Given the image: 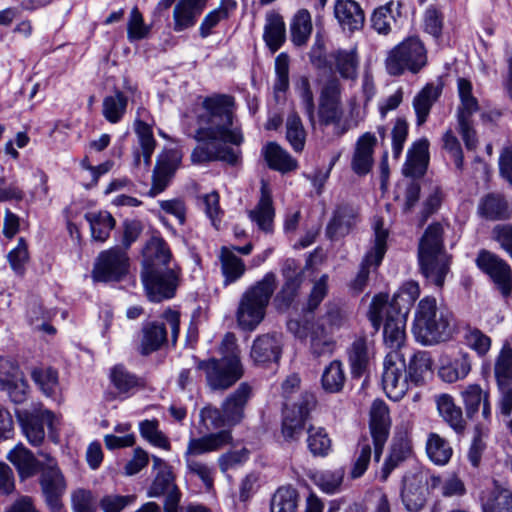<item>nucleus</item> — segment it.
Masks as SVG:
<instances>
[{
	"label": "nucleus",
	"instance_id": "f257e3e1",
	"mask_svg": "<svg viewBox=\"0 0 512 512\" xmlns=\"http://www.w3.org/2000/svg\"><path fill=\"white\" fill-rule=\"evenodd\" d=\"M235 98L229 94H212L203 99L197 114L193 138L199 143L191 153L194 164L222 161L236 165L244 137L235 115Z\"/></svg>",
	"mask_w": 512,
	"mask_h": 512
},
{
	"label": "nucleus",
	"instance_id": "f03ea898",
	"mask_svg": "<svg viewBox=\"0 0 512 512\" xmlns=\"http://www.w3.org/2000/svg\"><path fill=\"white\" fill-rule=\"evenodd\" d=\"M418 266L428 284L442 289L450 273L451 256L444 245V227L439 222L427 226L418 244Z\"/></svg>",
	"mask_w": 512,
	"mask_h": 512
},
{
	"label": "nucleus",
	"instance_id": "7ed1b4c3",
	"mask_svg": "<svg viewBox=\"0 0 512 512\" xmlns=\"http://www.w3.org/2000/svg\"><path fill=\"white\" fill-rule=\"evenodd\" d=\"M453 316L447 309L437 307L436 299L426 296L418 303L413 321L416 340L432 345L448 340L453 332Z\"/></svg>",
	"mask_w": 512,
	"mask_h": 512
},
{
	"label": "nucleus",
	"instance_id": "20e7f679",
	"mask_svg": "<svg viewBox=\"0 0 512 512\" xmlns=\"http://www.w3.org/2000/svg\"><path fill=\"white\" fill-rule=\"evenodd\" d=\"M275 289L276 275L267 272L243 293L236 311V320L242 330L251 332L259 326Z\"/></svg>",
	"mask_w": 512,
	"mask_h": 512
},
{
	"label": "nucleus",
	"instance_id": "39448f33",
	"mask_svg": "<svg viewBox=\"0 0 512 512\" xmlns=\"http://www.w3.org/2000/svg\"><path fill=\"white\" fill-rule=\"evenodd\" d=\"M367 316L375 332L383 324L385 344L391 351H398L405 340L406 319L401 309L389 305L386 294H377L371 301Z\"/></svg>",
	"mask_w": 512,
	"mask_h": 512
},
{
	"label": "nucleus",
	"instance_id": "423d86ee",
	"mask_svg": "<svg viewBox=\"0 0 512 512\" xmlns=\"http://www.w3.org/2000/svg\"><path fill=\"white\" fill-rule=\"evenodd\" d=\"M428 64V52L417 36H410L394 46L387 54L385 68L390 76L417 74Z\"/></svg>",
	"mask_w": 512,
	"mask_h": 512
},
{
	"label": "nucleus",
	"instance_id": "0eeeda50",
	"mask_svg": "<svg viewBox=\"0 0 512 512\" xmlns=\"http://www.w3.org/2000/svg\"><path fill=\"white\" fill-rule=\"evenodd\" d=\"M196 368L205 374L206 384L211 391H225L232 387L244 374L239 356L209 358L197 361Z\"/></svg>",
	"mask_w": 512,
	"mask_h": 512
},
{
	"label": "nucleus",
	"instance_id": "6e6552de",
	"mask_svg": "<svg viewBox=\"0 0 512 512\" xmlns=\"http://www.w3.org/2000/svg\"><path fill=\"white\" fill-rule=\"evenodd\" d=\"M147 298L151 302L159 303L172 299L180 285L182 270L178 264L153 269L141 270Z\"/></svg>",
	"mask_w": 512,
	"mask_h": 512
},
{
	"label": "nucleus",
	"instance_id": "1a4fd4ad",
	"mask_svg": "<svg viewBox=\"0 0 512 512\" xmlns=\"http://www.w3.org/2000/svg\"><path fill=\"white\" fill-rule=\"evenodd\" d=\"M130 259L119 246L101 251L95 259L92 278L96 282H120L129 273Z\"/></svg>",
	"mask_w": 512,
	"mask_h": 512
},
{
	"label": "nucleus",
	"instance_id": "9d476101",
	"mask_svg": "<svg viewBox=\"0 0 512 512\" xmlns=\"http://www.w3.org/2000/svg\"><path fill=\"white\" fill-rule=\"evenodd\" d=\"M316 399L313 394H299L293 404H286L282 413L281 433L287 442L298 441L302 436L305 421L315 407Z\"/></svg>",
	"mask_w": 512,
	"mask_h": 512
},
{
	"label": "nucleus",
	"instance_id": "9b49d317",
	"mask_svg": "<svg viewBox=\"0 0 512 512\" xmlns=\"http://www.w3.org/2000/svg\"><path fill=\"white\" fill-rule=\"evenodd\" d=\"M288 331L300 340H310V351L316 357L331 356L336 348L332 334L327 333L323 324H313V321L288 320Z\"/></svg>",
	"mask_w": 512,
	"mask_h": 512
},
{
	"label": "nucleus",
	"instance_id": "f8f14e48",
	"mask_svg": "<svg viewBox=\"0 0 512 512\" xmlns=\"http://www.w3.org/2000/svg\"><path fill=\"white\" fill-rule=\"evenodd\" d=\"M15 414L22 433L32 446H40L45 439V427L52 429L55 415L42 404L30 409H16Z\"/></svg>",
	"mask_w": 512,
	"mask_h": 512
},
{
	"label": "nucleus",
	"instance_id": "ddd939ff",
	"mask_svg": "<svg viewBox=\"0 0 512 512\" xmlns=\"http://www.w3.org/2000/svg\"><path fill=\"white\" fill-rule=\"evenodd\" d=\"M388 231L380 222L374 226V240L371 247L365 253L356 277L350 283V289L355 293L364 291L368 284L371 270H376L382 263L387 251Z\"/></svg>",
	"mask_w": 512,
	"mask_h": 512
},
{
	"label": "nucleus",
	"instance_id": "4468645a",
	"mask_svg": "<svg viewBox=\"0 0 512 512\" xmlns=\"http://www.w3.org/2000/svg\"><path fill=\"white\" fill-rule=\"evenodd\" d=\"M382 387L392 401L401 400L409 389L406 362L398 351H390L383 361Z\"/></svg>",
	"mask_w": 512,
	"mask_h": 512
},
{
	"label": "nucleus",
	"instance_id": "2eb2a0df",
	"mask_svg": "<svg viewBox=\"0 0 512 512\" xmlns=\"http://www.w3.org/2000/svg\"><path fill=\"white\" fill-rule=\"evenodd\" d=\"M341 93L340 81L336 78L329 79L321 89L318 107L320 124L324 126L335 125L338 135H342L348 130L345 126L340 128L342 117Z\"/></svg>",
	"mask_w": 512,
	"mask_h": 512
},
{
	"label": "nucleus",
	"instance_id": "dca6fc26",
	"mask_svg": "<svg viewBox=\"0 0 512 512\" xmlns=\"http://www.w3.org/2000/svg\"><path fill=\"white\" fill-rule=\"evenodd\" d=\"M477 267L487 274L504 298L512 292V269L510 265L497 254L482 249L476 258Z\"/></svg>",
	"mask_w": 512,
	"mask_h": 512
},
{
	"label": "nucleus",
	"instance_id": "f3484780",
	"mask_svg": "<svg viewBox=\"0 0 512 512\" xmlns=\"http://www.w3.org/2000/svg\"><path fill=\"white\" fill-rule=\"evenodd\" d=\"M40 471L39 482L45 503L52 512H60L63 506L62 497L66 491L65 478L51 457H47V465Z\"/></svg>",
	"mask_w": 512,
	"mask_h": 512
},
{
	"label": "nucleus",
	"instance_id": "a211bd4d",
	"mask_svg": "<svg viewBox=\"0 0 512 512\" xmlns=\"http://www.w3.org/2000/svg\"><path fill=\"white\" fill-rule=\"evenodd\" d=\"M352 379H360L370 372L375 358V344L366 336H356L345 350Z\"/></svg>",
	"mask_w": 512,
	"mask_h": 512
},
{
	"label": "nucleus",
	"instance_id": "6ab92c4d",
	"mask_svg": "<svg viewBox=\"0 0 512 512\" xmlns=\"http://www.w3.org/2000/svg\"><path fill=\"white\" fill-rule=\"evenodd\" d=\"M360 220L357 206L349 203L337 205L325 229L327 238L332 241L344 238L355 229Z\"/></svg>",
	"mask_w": 512,
	"mask_h": 512
},
{
	"label": "nucleus",
	"instance_id": "aec40b11",
	"mask_svg": "<svg viewBox=\"0 0 512 512\" xmlns=\"http://www.w3.org/2000/svg\"><path fill=\"white\" fill-rule=\"evenodd\" d=\"M426 480L421 473L404 476L401 489V499L406 510L419 512L427 501V489L424 486Z\"/></svg>",
	"mask_w": 512,
	"mask_h": 512
},
{
	"label": "nucleus",
	"instance_id": "412c9836",
	"mask_svg": "<svg viewBox=\"0 0 512 512\" xmlns=\"http://www.w3.org/2000/svg\"><path fill=\"white\" fill-rule=\"evenodd\" d=\"M282 353V335L267 333L255 338L251 347V358L257 364L278 362Z\"/></svg>",
	"mask_w": 512,
	"mask_h": 512
},
{
	"label": "nucleus",
	"instance_id": "4be33fe9",
	"mask_svg": "<svg viewBox=\"0 0 512 512\" xmlns=\"http://www.w3.org/2000/svg\"><path fill=\"white\" fill-rule=\"evenodd\" d=\"M208 0H178L173 9V30L180 33L194 27Z\"/></svg>",
	"mask_w": 512,
	"mask_h": 512
},
{
	"label": "nucleus",
	"instance_id": "5701e85b",
	"mask_svg": "<svg viewBox=\"0 0 512 512\" xmlns=\"http://www.w3.org/2000/svg\"><path fill=\"white\" fill-rule=\"evenodd\" d=\"M251 396L252 387L243 382L222 402L221 408L225 413L226 421L230 425L235 426L243 420L244 410Z\"/></svg>",
	"mask_w": 512,
	"mask_h": 512
},
{
	"label": "nucleus",
	"instance_id": "b1692460",
	"mask_svg": "<svg viewBox=\"0 0 512 512\" xmlns=\"http://www.w3.org/2000/svg\"><path fill=\"white\" fill-rule=\"evenodd\" d=\"M177 264L168 243L161 237H152L143 251L142 269H153Z\"/></svg>",
	"mask_w": 512,
	"mask_h": 512
},
{
	"label": "nucleus",
	"instance_id": "393cba45",
	"mask_svg": "<svg viewBox=\"0 0 512 512\" xmlns=\"http://www.w3.org/2000/svg\"><path fill=\"white\" fill-rule=\"evenodd\" d=\"M334 15L343 30L354 32L364 25V11L354 0H337L334 4Z\"/></svg>",
	"mask_w": 512,
	"mask_h": 512
},
{
	"label": "nucleus",
	"instance_id": "a878e982",
	"mask_svg": "<svg viewBox=\"0 0 512 512\" xmlns=\"http://www.w3.org/2000/svg\"><path fill=\"white\" fill-rule=\"evenodd\" d=\"M429 141L426 138L412 143L407 151L402 172L408 177H422L427 169L429 158Z\"/></svg>",
	"mask_w": 512,
	"mask_h": 512
},
{
	"label": "nucleus",
	"instance_id": "bb28decb",
	"mask_svg": "<svg viewBox=\"0 0 512 512\" xmlns=\"http://www.w3.org/2000/svg\"><path fill=\"white\" fill-rule=\"evenodd\" d=\"M110 381L116 391V395L121 399H126L134 395L145 385L141 377L130 372L123 365H115L111 369Z\"/></svg>",
	"mask_w": 512,
	"mask_h": 512
},
{
	"label": "nucleus",
	"instance_id": "cd10ccee",
	"mask_svg": "<svg viewBox=\"0 0 512 512\" xmlns=\"http://www.w3.org/2000/svg\"><path fill=\"white\" fill-rule=\"evenodd\" d=\"M250 220L257 225V227L265 232H273V221L275 217V210L271 193L265 183L261 186V196L257 205L248 212Z\"/></svg>",
	"mask_w": 512,
	"mask_h": 512
},
{
	"label": "nucleus",
	"instance_id": "c85d7f7f",
	"mask_svg": "<svg viewBox=\"0 0 512 512\" xmlns=\"http://www.w3.org/2000/svg\"><path fill=\"white\" fill-rule=\"evenodd\" d=\"M167 342V329L163 322L147 321L141 328V339L138 351L147 356L158 351Z\"/></svg>",
	"mask_w": 512,
	"mask_h": 512
},
{
	"label": "nucleus",
	"instance_id": "c756f323",
	"mask_svg": "<svg viewBox=\"0 0 512 512\" xmlns=\"http://www.w3.org/2000/svg\"><path fill=\"white\" fill-rule=\"evenodd\" d=\"M375 144L376 137L368 132L358 139L351 161V168L357 175L362 176L370 172Z\"/></svg>",
	"mask_w": 512,
	"mask_h": 512
},
{
	"label": "nucleus",
	"instance_id": "7c9ffc66",
	"mask_svg": "<svg viewBox=\"0 0 512 512\" xmlns=\"http://www.w3.org/2000/svg\"><path fill=\"white\" fill-rule=\"evenodd\" d=\"M232 440L231 433L227 430H221L200 438H191L187 445L185 458L202 455L208 452L216 451Z\"/></svg>",
	"mask_w": 512,
	"mask_h": 512
},
{
	"label": "nucleus",
	"instance_id": "2f4dec72",
	"mask_svg": "<svg viewBox=\"0 0 512 512\" xmlns=\"http://www.w3.org/2000/svg\"><path fill=\"white\" fill-rule=\"evenodd\" d=\"M442 89L433 84H426L413 98L412 106L416 115V125L422 126L428 120L431 109L441 96Z\"/></svg>",
	"mask_w": 512,
	"mask_h": 512
},
{
	"label": "nucleus",
	"instance_id": "473e14b6",
	"mask_svg": "<svg viewBox=\"0 0 512 512\" xmlns=\"http://www.w3.org/2000/svg\"><path fill=\"white\" fill-rule=\"evenodd\" d=\"M155 477L148 489L149 497H160L176 487L172 467L158 456H152Z\"/></svg>",
	"mask_w": 512,
	"mask_h": 512
},
{
	"label": "nucleus",
	"instance_id": "72a5a7b5",
	"mask_svg": "<svg viewBox=\"0 0 512 512\" xmlns=\"http://www.w3.org/2000/svg\"><path fill=\"white\" fill-rule=\"evenodd\" d=\"M268 167L281 173H287L297 168V160L276 142H268L261 151Z\"/></svg>",
	"mask_w": 512,
	"mask_h": 512
},
{
	"label": "nucleus",
	"instance_id": "f704fd0d",
	"mask_svg": "<svg viewBox=\"0 0 512 512\" xmlns=\"http://www.w3.org/2000/svg\"><path fill=\"white\" fill-rule=\"evenodd\" d=\"M218 258L221 264L224 286L235 283L243 277L246 271V265L231 248L226 246L221 247Z\"/></svg>",
	"mask_w": 512,
	"mask_h": 512
},
{
	"label": "nucleus",
	"instance_id": "c9c22d12",
	"mask_svg": "<svg viewBox=\"0 0 512 512\" xmlns=\"http://www.w3.org/2000/svg\"><path fill=\"white\" fill-rule=\"evenodd\" d=\"M471 371V359L468 353L459 352L448 359L439 368V377L446 383H454L465 379Z\"/></svg>",
	"mask_w": 512,
	"mask_h": 512
},
{
	"label": "nucleus",
	"instance_id": "e433bc0d",
	"mask_svg": "<svg viewBox=\"0 0 512 512\" xmlns=\"http://www.w3.org/2000/svg\"><path fill=\"white\" fill-rule=\"evenodd\" d=\"M482 512H512V491L495 485L481 496Z\"/></svg>",
	"mask_w": 512,
	"mask_h": 512
},
{
	"label": "nucleus",
	"instance_id": "4c0bfd02",
	"mask_svg": "<svg viewBox=\"0 0 512 512\" xmlns=\"http://www.w3.org/2000/svg\"><path fill=\"white\" fill-rule=\"evenodd\" d=\"M263 39L272 53L278 51L286 39V27L282 16L276 12L266 14Z\"/></svg>",
	"mask_w": 512,
	"mask_h": 512
},
{
	"label": "nucleus",
	"instance_id": "58836bf2",
	"mask_svg": "<svg viewBox=\"0 0 512 512\" xmlns=\"http://www.w3.org/2000/svg\"><path fill=\"white\" fill-rule=\"evenodd\" d=\"M437 409L443 420L457 434H462L466 428V421L463 418L462 409L457 406L452 396L442 394L436 399Z\"/></svg>",
	"mask_w": 512,
	"mask_h": 512
},
{
	"label": "nucleus",
	"instance_id": "ea45409f",
	"mask_svg": "<svg viewBox=\"0 0 512 512\" xmlns=\"http://www.w3.org/2000/svg\"><path fill=\"white\" fill-rule=\"evenodd\" d=\"M7 458L16 467L22 478L31 477L43 468L33 453L22 444H18L10 450Z\"/></svg>",
	"mask_w": 512,
	"mask_h": 512
},
{
	"label": "nucleus",
	"instance_id": "a19ab883",
	"mask_svg": "<svg viewBox=\"0 0 512 512\" xmlns=\"http://www.w3.org/2000/svg\"><path fill=\"white\" fill-rule=\"evenodd\" d=\"M412 453V443L407 436H401L395 439L390 454L383 464L381 480L386 481L391 472L402 462L411 457Z\"/></svg>",
	"mask_w": 512,
	"mask_h": 512
},
{
	"label": "nucleus",
	"instance_id": "79ce46f5",
	"mask_svg": "<svg viewBox=\"0 0 512 512\" xmlns=\"http://www.w3.org/2000/svg\"><path fill=\"white\" fill-rule=\"evenodd\" d=\"M31 379L39 390L49 398L56 399L60 392L58 371L52 367H34Z\"/></svg>",
	"mask_w": 512,
	"mask_h": 512
},
{
	"label": "nucleus",
	"instance_id": "37998d69",
	"mask_svg": "<svg viewBox=\"0 0 512 512\" xmlns=\"http://www.w3.org/2000/svg\"><path fill=\"white\" fill-rule=\"evenodd\" d=\"M237 3L235 0H221L220 5L205 15L200 26L199 35L205 39L214 33V29L230 16V12L235 10Z\"/></svg>",
	"mask_w": 512,
	"mask_h": 512
},
{
	"label": "nucleus",
	"instance_id": "c03bdc74",
	"mask_svg": "<svg viewBox=\"0 0 512 512\" xmlns=\"http://www.w3.org/2000/svg\"><path fill=\"white\" fill-rule=\"evenodd\" d=\"M127 107L128 97L122 91L116 89L103 98L102 115L110 124H117L123 120Z\"/></svg>",
	"mask_w": 512,
	"mask_h": 512
},
{
	"label": "nucleus",
	"instance_id": "a18cd8bd",
	"mask_svg": "<svg viewBox=\"0 0 512 512\" xmlns=\"http://www.w3.org/2000/svg\"><path fill=\"white\" fill-rule=\"evenodd\" d=\"M85 219L89 223L92 239L100 243L108 240L116 224L112 214L107 211L87 213Z\"/></svg>",
	"mask_w": 512,
	"mask_h": 512
},
{
	"label": "nucleus",
	"instance_id": "49530a36",
	"mask_svg": "<svg viewBox=\"0 0 512 512\" xmlns=\"http://www.w3.org/2000/svg\"><path fill=\"white\" fill-rule=\"evenodd\" d=\"M336 71L343 79L356 80L358 77L359 60L355 48L337 49L331 53Z\"/></svg>",
	"mask_w": 512,
	"mask_h": 512
},
{
	"label": "nucleus",
	"instance_id": "de8ad7c7",
	"mask_svg": "<svg viewBox=\"0 0 512 512\" xmlns=\"http://www.w3.org/2000/svg\"><path fill=\"white\" fill-rule=\"evenodd\" d=\"M479 214L488 220H503L510 217L508 203L501 194H488L480 200Z\"/></svg>",
	"mask_w": 512,
	"mask_h": 512
},
{
	"label": "nucleus",
	"instance_id": "09e8293b",
	"mask_svg": "<svg viewBox=\"0 0 512 512\" xmlns=\"http://www.w3.org/2000/svg\"><path fill=\"white\" fill-rule=\"evenodd\" d=\"M328 280V275L323 274L314 283L308 296L307 303L303 306L301 313L296 318H291L290 320L307 319L308 321H313L315 311L328 294Z\"/></svg>",
	"mask_w": 512,
	"mask_h": 512
},
{
	"label": "nucleus",
	"instance_id": "8fccbe9b",
	"mask_svg": "<svg viewBox=\"0 0 512 512\" xmlns=\"http://www.w3.org/2000/svg\"><path fill=\"white\" fill-rule=\"evenodd\" d=\"M346 379L343 363L335 359L324 368L321 375V386L327 393H339L343 390Z\"/></svg>",
	"mask_w": 512,
	"mask_h": 512
},
{
	"label": "nucleus",
	"instance_id": "3c124183",
	"mask_svg": "<svg viewBox=\"0 0 512 512\" xmlns=\"http://www.w3.org/2000/svg\"><path fill=\"white\" fill-rule=\"evenodd\" d=\"M300 496L292 485L280 486L272 495L270 512H297Z\"/></svg>",
	"mask_w": 512,
	"mask_h": 512
},
{
	"label": "nucleus",
	"instance_id": "603ef678",
	"mask_svg": "<svg viewBox=\"0 0 512 512\" xmlns=\"http://www.w3.org/2000/svg\"><path fill=\"white\" fill-rule=\"evenodd\" d=\"M426 453L428 458L438 466L446 465L452 455L453 449L450 443L439 434L431 432L426 440Z\"/></svg>",
	"mask_w": 512,
	"mask_h": 512
},
{
	"label": "nucleus",
	"instance_id": "864d4df0",
	"mask_svg": "<svg viewBox=\"0 0 512 512\" xmlns=\"http://www.w3.org/2000/svg\"><path fill=\"white\" fill-rule=\"evenodd\" d=\"M400 3L389 1L377 7L371 16L372 28L379 34L387 35L391 31V23L396 21V14L400 15Z\"/></svg>",
	"mask_w": 512,
	"mask_h": 512
},
{
	"label": "nucleus",
	"instance_id": "5fc2aeb1",
	"mask_svg": "<svg viewBox=\"0 0 512 512\" xmlns=\"http://www.w3.org/2000/svg\"><path fill=\"white\" fill-rule=\"evenodd\" d=\"M426 484L432 490L439 489L441 495L445 498L462 497L467 492L464 482L456 475H450L445 478H442L440 475H431L426 480Z\"/></svg>",
	"mask_w": 512,
	"mask_h": 512
},
{
	"label": "nucleus",
	"instance_id": "6e6d98bb",
	"mask_svg": "<svg viewBox=\"0 0 512 512\" xmlns=\"http://www.w3.org/2000/svg\"><path fill=\"white\" fill-rule=\"evenodd\" d=\"M493 371L497 385L512 384V346L507 341L495 357Z\"/></svg>",
	"mask_w": 512,
	"mask_h": 512
},
{
	"label": "nucleus",
	"instance_id": "4d7b16f0",
	"mask_svg": "<svg viewBox=\"0 0 512 512\" xmlns=\"http://www.w3.org/2000/svg\"><path fill=\"white\" fill-rule=\"evenodd\" d=\"M460 105L457 109V120L472 119L475 112L478 111L479 105L477 99L472 95V84L465 78H459L457 81Z\"/></svg>",
	"mask_w": 512,
	"mask_h": 512
},
{
	"label": "nucleus",
	"instance_id": "13d9d810",
	"mask_svg": "<svg viewBox=\"0 0 512 512\" xmlns=\"http://www.w3.org/2000/svg\"><path fill=\"white\" fill-rule=\"evenodd\" d=\"M134 130L138 137L144 167L145 169H148L151 165V158L156 147V140L153 135L152 127L137 118L134 122Z\"/></svg>",
	"mask_w": 512,
	"mask_h": 512
},
{
	"label": "nucleus",
	"instance_id": "bf43d9fd",
	"mask_svg": "<svg viewBox=\"0 0 512 512\" xmlns=\"http://www.w3.org/2000/svg\"><path fill=\"white\" fill-rule=\"evenodd\" d=\"M292 42L296 46L304 45L312 32L311 15L308 10H299L290 25Z\"/></svg>",
	"mask_w": 512,
	"mask_h": 512
},
{
	"label": "nucleus",
	"instance_id": "052dcab7",
	"mask_svg": "<svg viewBox=\"0 0 512 512\" xmlns=\"http://www.w3.org/2000/svg\"><path fill=\"white\" fill-rule=\"evenodd\" d=\"M286 139L296 153L304 150L306 131L302 120L295 112L290 113L286 119Z\"/></svg>",
	"mask_w": 512,
	"mask_h": 512
},
{
	"label": "nucleus",
	"instance_id": "680f3d73",
	"mask_svg": "<svg viewBox=\"0 0 512 512\" xmlns=\"http://www.w3.org/2000/svg\"><path fill=\"white\" fill-rule=\"evenodd\" d=\"M307 446L309 451L314 456L325 457L329 454L332 448V441L322 427H309L307 430Z\"/></svg>",
	"mask_w": 512,
	"mask_h": 512
},
{
	"label": "nucleus",
	"instance_id": "e2e57ef3",
	"mask_svg": "<svg viewBox=\"0 0 512 512\" xmlns=\"http://www.w3.org/2000/svg\"><path fill=\"white\" fill-rule=\"evenodd\" d=\"M431 369V359L427 352H418L413 355L406 366L408 380L420 385L423 382L424 375Z\"/></svg>",
	"mask_w": 512,
	"mask_h": 512
},
{
	"label": "nucleus",
	"instance_id": "0e129e2a",
	"mask_svg": "<svg viewBox=\"0 0 512 512\" xmlns=\"http://www.w3.org/2000/svg\"><path fill=\"white\" fill-rule=\"evenodd\" d=\"M484 394L479 384H469L461 391V397L468 418H473L478 413L480 404L484 400Z\"/></svg>",
	"mask_w": 512,
	"mask_h": 512
},
{
	"label": "nucleus",
	"instance_id": "69168bd1",
	"mask_svg": "<svg viewBox=\"0 0 512 512\" xmlns=\"http://www.w3.org/2000/svg\"><path fill=\"white\" fill-rule=\"evenodd\" d=\"M466 345L474 350L478 356H485L492 344L491 338L478 328H468L464 335Z\"/></svg>",
	"mask_w": 512,
	"mask_h": 512
},
{
	"label": "nucleus",
	"instance_id": "338daca9",
	"mask_svg": "<svg viewBox=\"0 0 512 512\" xmlns=\"http://www.w3.org/2000/svg\"><path fill=\"white\" fill-rule=\"evenodd\" d=\"M371 445L367 439H363L358 444V450L355 453V460L352 465L350 475L353 479L360 478L366 472L371 459Z\"/></svg>",
	"mask_w": 512,
	"mask_h": 512
},
{
	"label": "nucleus",
	"instance_id": "774afa93",
	"mask_svg": "<svg viewBox=\"0 0 512 512\" xmlns=\"http://www.w3.org/2000/svg\"><path fill=\"white\" fill-rule=\"evenodd\" d=\"M302 281L285 280L280 291L276 294L275 304L279 310H287L298 296Z\"/></svg>",
	"mask_w": 512,
	"mask_h": 512
}]
</instances>
